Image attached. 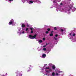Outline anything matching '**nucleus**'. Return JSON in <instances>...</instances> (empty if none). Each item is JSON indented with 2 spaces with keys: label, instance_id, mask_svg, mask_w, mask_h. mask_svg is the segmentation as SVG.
<instances>
[{
  "label": "nucleus",
  "instance_id": "f257e3e1",
  "mask_svg": "<svg viewBox=\"0 0 76 76\" xmlns=\"http://www.w3.org/2000/svg\"><path fill=\"white\" fill-rule=\"evenodd\" d=\"M43 72V74L45 75H47L48 73H50V72H52V69L51 68H50L49 67H43L42 68V71L41 72Z\"/></svg>",
  "mask_w": 76,
  "mask_h": 76
},
{
  "label": "nucleus",
  "instance_id": "f03ea898",
  "mask_svg": "<svg viewBox=\"0 0 76 76\" xmlns=\"http://www.w3.org/2000/svg\"><path fill=\"white\" fill-rule=\"evenodd\" d=\"M60 10L61 12H64L65 13H67L68 14H70V9H68L67 8H65L64 9H60L57 8L56 10L58 12V10Z\"/></svg>",
  "mask_w": 76,
  "mask_h": 76
},
{
  "label": "nucleus",
  "instance_id": "7ed1b4c3",
  "mask_svg": "<svg viewBox=\"0 0 76 76\" xmlns=\"http://www.w3.org/2000/svg\"><path fill=\"white\" fill-rule=\"evenodd\" d=\"M18 31H17V34H18L19 35H20L21 34H25V28H22L21 31H20V30L21 29V28L20 27L18 28Z\"/></svg>",
  "mask_w": 76,
  "mask_h": 76
},
{
  "label": "nucleus",
  "instance_id": "20e7f679",
  "mask_svg": "<svg viewBox=\"0 0 76 76\" xmlns=\"http://www.w3.org/2000/svg\"><path fill=\"white\" fill-rule=\"evenodd\" d=\"M73 5H74V3H71L69 6V8L70 9H71V10H72L73 12H74L75 10H76V8L75 7H73Z\"/></svg>",
  "mask_w": 76,
  "mask_h": 76
},
{
  "label": "nucleus",
  "instance_id": "39448f33",
  "mask_svg": "<svg viewBox=\"0 0 76 76\" xmlns=\"http://www.w3.org/2000/svg\"><path fill=\"white\" fill-rule=\"evenodd\" d=\"M75 35H76L75 34H73L72 33H71L68 35V37L70 39H72L73 38V37H75Z\"/></svg>",
  "mask_w": 76,
  "mask_h": 76
},
{
  "label": "nucleus",
  "instance_id": "423d86ee",
  "mask_svg": "<svg viewBox=\"0 0 76 76\" xmlns=\"http://www.w3.org/2000/svg\"><path fill=\"white\" fill-rule=\"evenodd\" d=\"M15 24L16 22L14 21V20H13V19H12L8 23L9 25H12L13 26L14 25H15Z\"/></svg>",
  "mask_w": 76,
  "mask_h": 76
},
{
  "label": "nucleus",
  "instance_id": "0eeeda50",
  "mask_svg": "<svg viewBox=\"0 0 76 76\" xmlns=\"http://www.w3.org/2000/svg\"><path fill=\"white\" fill-rule=\"evenodd\" d=\"M61 31L62 32V34H65L66 32V28H61Z\"/></svg>",
  "mask_w": 76,
  "mask_h": 76
},
{
  "label": "nucleus",
  "instance_id": "6e6552de",
  "mask_svg": "<svg viewBox=\"0 0 76 76\" xmlns=\"http://www.w3.org/2000/svg\"><path fill=\"white\" fill-rule=\"evenodd\" d=\"M37 36V34H35L34 36H32L31 35H29V38L30 39H34Z\"/></svg>",
  "mask_w": 76,
  "mask_h": 76
},
{
  "label": "nucleus",
  "instance_id": "1a4fd4ad",
  "mask_svg": "<svg viewBox=\"0 0 76 76\" xmlns=\"http://www.w3.org/2000/svg\"><path fill=\"white\" fill-rule=\"evenodd\" d=\"M33 1L32 0H29L28 1V3L29 4H32L33 3Z\"/></svg>",
  "mask_w": 76,
  "mask_h": 76
},
{
  "label": "nucleus",
  "instance_id": "9d476101",
  "mask_svg": "<svg viewBox=\"0 0 76 76\" xmlns=\"http://www.w3.org/2000/svg\"><path fill=\"white\" fill-rule=\"evenodd\" d=\"M46 57V55L45 54H43L42 55V58H44Z\"/></svg>",
  "mask_w": 76,
  "mask_h": 76
},
{
  "label": "nucleus",
  "instance_id": "9b49d317",
  "mask_svg": "<svg viewBox=\"0 0 76 76\" xmlns=\"http://www.w3.org/2000/svg\"><path fill=\"white\" fill-rule=\"evenodd\" d=\"M56 68V66L54 65H53L52 66V69L53 70H54Z\"/></svg>",
  "mask_w": 76,
  "mask_h": 76
},
{
  "label": "nucleus",
  "instance_id": "f8f14e48",
  "mask_svg": "<svg viewBox=\"0 0 76 76\" xmlns=\"http://www.w3.org/2000/svg\"><path fill=\"white\" fill-rule=\"evenodd\" d=\"M21 27L22 29L23 28H25V24H24V23H22L21 25Z\"/></svg>",
  "mask_w": 76,
  "mask_h": 76
},
{
  "label": "nucleus",
  "instance_id": "ddd939ff",
  "mask_svg": "<svg viewBox=\"0 0 76 76\" xmlns=\"http://www.w3.org/2000/svg\"><path fill=\"white\" fill-rule=\"evenodd\" d=\"M36 2H37V3H39V4H40V3H41V1H39V0H36Z\"/></svg>",
  "mask_w": 76,
  "mask_h": 76
},
{
  "label": "nucleus",
  "instance_id": "4468645a",
  "mask_svg": "<svg viewBox=\"0 0 76 76\" xmlns=\"http://www.w3.org/2000/svg\"><path fill=\"white\" fill-rule=\"evenodd\" d=\"M57 36H58V35L56 34L55 35V37H54V39H55V40H57Z\"/></svg>",
  "mask_w": 76,
  "mask_h": 76
},
{
  "label": "nucleus",
  "instance_id": "2eb2a0df",
  "mask_svg": "<svg viewBox=\"0 0 76 76\" xmlns=\"http://www.w3.org/2000/svg\"><path fill=\"white\" fill-rule=\"evenodd\" d=\"M6 1H8L10 3L11 2H12V1H13V0H6Z\"/></svg>",
  "mask_w": 76,
  "mask_h": 76
},
{
  "label": "nucleus",
  "instance_id": "dca6fc26",
  "mask_svg": "<svg viewBox=\"0 0 76 76\" xmlns=\"http://www.w3.org/2000/svg\"><path fill=\"white\" fill-rule=\"evenodd\" d=\"M56 72H58V73H61V72H62V71H59L58 70H56Z\"/></svg>",
  "mask_w": 76,
  "mask_h": 76
},
{
  "label": "nucleus",
  "instance_id": "f3484780",
  "mask_svg": "<svg viewBox=\"0 0 76 76\" xmlns=\"http://www.w3.org/2000/svg\"><path fill=\"white\" fill-rule=\"evenodd\" d=\"M28 67H28L29 69H31V68L32 67V66L30 65L28 66Z\"/></svg>",
  "mask_w": 76,
  "mask_h": 76
},
{
  "label": "nucleus",
  "instance_id": "a211bd4d",
  "mask_svg": "<svg viewBox=\"0 0 76 76\" xmlns=\"http://www.w3.org/2000/svg\"><path fill=\"white\" fill-rule=\"evenodd\" d=\"M52 75L53 76H55V73H54V72H53L52 73Z\"/></svg>",
  "mask_w": 76,
  "mask_h": 76
},
{
  "label": "nucleus",
  "instance_id": "6ab92c4d",
  "mask_svg": "<svg viewBox=\"0 0 76 76\" xmlns=\"http://www.w3.org/2000/svg\"><path fill=\"white\" fill-rule=\"evenodd\" d=\"M48 65L50 67H51V66H53V64L51 63L49 64Z\"/></svg>",
  "mask_w": 76,
  "mask_h": 76
},
{
  "label": "nucleus",
  "instance_id": "aec40b11",
  "mask_svg": "<svg viewBox=\"0 0 76 76\" xmlns=\"http://www.w3.org/2000/svg\"><path fill=\"white\" fill-rule=\"evenodd\" d=\"M42 50L43 51H46L47 50V48H44Z\"/></svg>",
  "mask_w": 76,
  "mask_h": 76
},
{
  "label": "nucleus",
  "instance_id": "412c9836",
  "mask_svg": "<svg viewBox=\"0 0 76 76\" xmlns=\"http://www.w3.org/2000/svg\"><path fill=\"white\" fill-rule=\"evenodd\" d=\"M39 42L41 43V42H42V40H40L39 41Z\"/></svg>",
  "mask_w": 76,
  "mask_h": 76
},
{
  "label": "nucleus",
  "instance_id": "4be33fe9",
  "mask_svg": "<svg viewBox=\"0 0 76 76\" xmlns=\"http://www.w3.org/2000/svg\"><path fill=\"white\" fill-rule=\"evenodd\" d=\"M26 31H29V28H26Z\"/></svg>",
  "mask_w": 76,
  "mask_h": 76
},
{
  "label": "nucleus",
  "instance_id": "5701e85b",
  "mask_svg": "<svg viewBox=\"0 0 76 76\" xmlns=\"http://www.w3.org/2000/svg\"><path fill=\"white\" fill-rule=\"evenodd\" d=\"M53 3H55V4H56V1H54V0H53Z\"/></svg>",
  "mask_w": 76,
  "mask_h": 76
},
{
  "label": "nucleus",
  "instance_id": "b1692460",
  "mask_svg": "<svg viewBox=\"0 0 76 76\" xmlns=\"http://www.w3.org/2000/svg\"><path fill=\"white\" fill-rule=\"evenodd\" d=\"M50 36L51 37V36H53V34L52 33L50 34Z\"/></svg>",
  "mask_w": 76,
  "mask_h": 76
},
{
  "label": "nucleus",
  "instance_id": "393cba45",
  "mask_svg": "<svg viewBox=\"0 0 76 76\" xmlns=\"http://www.w3.org/2000/svg\"><path fill=\"white\" fill-rule=\"evenodd\" d=\"M31 69H28L27 70V72H30L31 71Z\"/></svg>",
  "mask_w": 76,
  "mask_h": 76
},
{
  "label": "nucleus",
  "instance_id": "a878e982",
  "mask_svg": "<svg viewBox=\"0 0 76 76\" xmlns=\"http://www.w3.org/2000/svg\"><path fill=\"white\" fill-rule=\"evenodd\" d=\"M56 76H58V74L57 72H56Z\"/></svg>",
  "mask_w": 76,
  "mask_h": 76
},
{
  "label": "nucleus",
  "instance_id": "bb28decb",
  "mask_svg": "<svg viewBox=\"0 0 76 76\" xmlns=\"http://www.w3.org/2000/svg\"><path fill=\"white\" fill-rule=\"evenodd\" d=\"M47 30L48 31H50V28H48L47 29Z\"/></svg>",
  "mask_w": 76,
  "mask_h": 76
},
{
  "label": "nucleus",
  "instance_id": "cd10ccee",
  "mask_svg": "<svg viewBox=\"0 0 76 76\" xmlns=\"http://www.w3.org/2000/svg\"><path fill=\"white\" fill-rule=\"evenodd\" d=\"M48 44H46V45H45L43 46V47H44V48H45V47H46V46H47V45H48Z\"/></svg>",
  "mask_w": 76,
  "mask_h": 76
},
{
  "label": "nucleus",
  "instance_id": "c85d7f7f",
  "mask_svg": "<svg viewBox=\"0 0 76 76\" xmlns=\"http://www.w3.org/2000/svg\"><path fill=\"white\" fill-rule=\"evenodd\" d=\"M30 29H31V30L32 31H33V28H30Z\"/></svg>",
  "mask_w": 76,
  "mask_h": 76
},
{
  "label": "nucleus",
  "instance_id": "c756f323",
  "mask_svg": "<svg viewBox=\"0 0 76 76\" xmlns=\"http://www.w3.org/2000/svg\"><path fill=\"white\" fill-rule=\"evenodd\" d=\"M54 29H55V30H57V28L56 27H55L54 28Z\"/></svg>",
  "mask_w": 76,
  "mask_h": 76
},
{
  "label": "nucleus",
  "instance_id": "7c9ffc66",
  "mask_svg": "<svg viewBox=\"0 0 76 76\" xmlns=\"http://www.w3.org/2000/svg\"><path fill=\"white\" fill-rule=\"evenodd\" d=\"M47 66V64H44V67H45V66Z\"/></svg>",
  "mask_w": 76,
  "mask_h": 76
},
{
  "label": "nucleus",
  "instance_id": "2f4dec72",
  "mask_svg": "<svg viewBox=\"0 0 76 76\" xmlns=\"http://www.w3.org/2000/svg\"><path fill=\"white\" fill-rule=\"evenodd\" d=\"M19 76H22V74H20Z\"/></svg>",
  "mask_w": 76,
  "mask_h": 76
},
{
  "label": "nucleus",
  "instance_id": "473e14b6",
  "mask_svg": "<svg viewBox=\"0 0 76 76\" xmlns=\"http://www.w3.org/2000/svg\"><path fill=\"white\" fill-rule=\"evenodd\" d=\"M33 32H34V31H31V34H32V33H33Z\"/></svg>",
  "mask_w": 76,
  "mask_h": 76
},
{
  "label": "nucleus",
  "instance_id": "72a5a7b5",
  "mask_svg": "<svg viewBox=\"0 0 76 76\" xmlns=\"http://www.w3.org/2000/svg\"><path fill=\"white\" fill-rule=\"evenodd\" d=\"M22 1L23 2V3L25 2V1H23V0H22Z\"/></svg>",
  "mask_w": 76,
  "mask_h": 76
},
{
  "label": "nucleus",
  "instance_id": "f704fd0d",
  "mask_svg": "<svg viewBox=\"0 0 76 76\" xmlns=\"http://www.w3.org/2000/svg\"><path fill=\"white\" fill-rule=\"evenodd\" d=\"M46 34H48V31H46Z\"/></svg>",
  "mask_w": 76,
  "mask_h": 76
},
{
  "label": "nucleus",
  "instance_id": "c9c22d12",
  "mask_svg": "<svg viewBox=\"0 0 76 76\" xmlns=\"http://www.w3.org/2000/svg\"><path fill=\"white\" fill-rule=\"evenodd\" d=\"M45 40V38H43V41H44V40Z\"/></svg>",
  "mask_w": 76,
  "mask_h": 76
},
{
  "label": "nucleus",
  "instance_id": "e433bc0d",
  "mask_svg": "<svg viewBox=\"0 0 76 76\" xmlns=\"http://www.w3.org/2000/svg\"><path fill=\"white\" fill-rule=\"evenodd\" d=\"M63 4L62 3H61L60 5H62Z\"/></svg>",
  "mask_w": 76,
  "mask_h": 76
},
{
  "label": "nucleus",
  "instance_id": "4c0bfd02",
  "mask_svg": "<svg viewBox=\"0 0 76 76\" xmlns=\"http://www.w3.org/2000/svg\"><path fill=\"white\" fill-rule=\"evenodd\" d=\"M53 8V7H50V9H52Z\"/></svg>",
  "mask_w": 76,
  "mask_h": 76
},
{
  "label": "nucleus",
  "instance_id": "58836bf2",
  "mask_svg": "<svg viewBox=\"0 0 76 76\" xmlns=\"http://www.w3.org/2000/svg\"><path fill=\"white\" fill-rule=\"evenodd\" d=\"M60 1H61V0H59V1H58L59 2H60Z\"/></svg>",
  "mask_w": 76,
  "mask_h": 76
},
{
  "label": "nucleus",
  "instance_id": "ea45409f",
  "mask_svg": "<svg viewBox=\"0 0 76 76\" xmlns=\"http://www.w3.org/2000/svg\"><path fill=\"white\" fill-rule=\"evenodd\" d=\"M41 50H38V51H39Z\"/></svg>",
  "mask_w": 76,
  "mask_h": 76
},
{
  "label": "nucleus",
  "instance_id": "a19ab883",
  "mask_svg": "<svg viewBox=\"0 0 76 76\" xmlns=\"http://www.w3.org/2000/svg\"><path fill=\"white\" fill-rule=\"evenodd\" d=\"M68 0V1H71V0Z\"/></svg>",
  "mask_w": 76,
  "mask_h": 76
},
{
  "label": "nucleus",
  "instance_id": "79ce46f5",
  "mask_svg": "<svg viewBox=\"0 0 76 76\" xmlns=\"http://www.w3.org/2000/svg\"><path fill=\"white\" fill-rule=\"evenodd\" d=\"M51 32L52 33V32H53V31H51Z\"/></svg>",
  "mask_w": 76,
  "mask_h": 76
},
{
  "label": "nucleus",
  "instance_id": "37998d69",
  "mask_svg": "<svg viewBox=\"0 0 76 76\" xmlns=\"http://www.w3.org/2000/svg\"><path fill=\"white\" fill-rule=\"evenodd\" d=\"M6 75H7V73H6Z\"/></svg>",
  "mask_w": 76,
  "mask_h": 76
},
{
  "label": "nucleus",
  "instance_id": "c03bdc74",
  "mask_svg": "<svg viewBox=\"0 0 76 76\" xmlns=\"http://www.w3.org/2000/svg\"><path fill=\"white\" fill-rule=\"evenodd\" d=\"M51 0L53 1V0Z\"/></svg>",
  "mask_w": 76,
  "mask_h": 76
}]
</instances>
